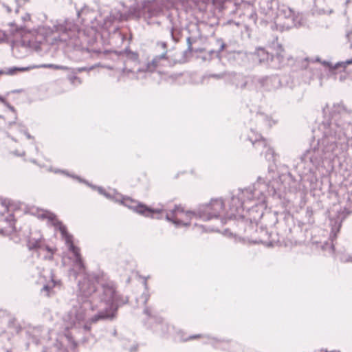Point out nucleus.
<instances>
[{"label": "nucleus", "mask_w": 352, "mask_h": 352, "mask_svg": "<svg viewBox=\"0 0 352 352\" xmlns=\"http://www.w3.org/2000/svg\"><path fill=\"white\" fill-rule=\"evenodd\" d=\"M21 133H23L26 138L29 140H34V137L32 136L28 132L27 130H21L20 131Z\"/></svg>", "instance_id": "nucleus-42"}, {"label": "nucleus", "mask_w": 352, "mask_h": 352, "mask_svg": "<svg viewBox=\"0 0 352 352\" xmlns=\"http://www.w3.org/2000/svg\"><path fill=\"white\" fill-rule=\"evenodd\" d=\"M224 208L225 204L222 199H212L208 204H200L196 210L187 211L186 214H192L204 221H208L212 219L219 218Z\"/></svg>", "instance_id": "nucleus-6"}, {"label": "nucleus", "mask_w": 352, "mask_h": 352, "mask_svg": "<svg viewBox=\"0 0 352 352\" xmlns=\"http://www.w3.org/2000/svg\"><path fill=\"white\" fill-rule=\"evenodd\" d=\"M244 142H248L255 149H258V146L264 148V157L267 161H274V151L267 144V140L263 138L261 135L254 130L251 129L247 135L242 137Z\"/></svg>", "instance_id": "nucleus-9"}, {"label": "nucleus", "mask_w": 352, "mask_h": 352, "mask_svg": "<svg viewBox=\"0 0 352 352\" xmlns=\"http://www.w3.org/2000/svg\"><path fill=\"white\" fill-rule=\"evenodd\" d=\"M217 42L220 43V46H219V50H209L208 54L211 56V58L215 56V57L218 58L219 59H220L219 54L221 51H223L225 49L226 45L224 42H223V41L221 39L218 40Z\"/></svg>", "instance_id": "nucleus-22"}, {"label": "nucleus", "mask_w": 352, "mask_h": 352, "mask_svg": "<svg viewBox=\"0 0 352 352\" xmlns=\"http://www.w3.org/2000/svg\"><path fill=\"white\" fill-rule=\"evenodd\" d=\"M256 150L258 151V153L261 155H263L264 148H263L261 146H258V149H256Z\"/></svg>", "instance_id": "nucleus-50"}, {"label": "nucleus", "mask_w": 352, "mask_h": 352, "mask_svg": "<svg viewBox=\"0 0 352 352\" xmlns=\"http://www.w3.org/2000/svg\"><path fill=\"white\" fill-rule=\"evenodd\" d=\"M174 216L171 217L170 214L169 213H166V215H165V219L167 221H169V222H171L173 221V217Z\"/></svg>", "instance_id": "nucleus-47"}, {"label": "nucleus", "mask_w": 352, "mask_h": 352, "mask_svg": "<svg viewBox=\"0 0 352 352\" xmlns=\"http://www.w3.org/2000/svg\"><path fill=\"white\" fill-rule=\"evenodd\" d=\"M76 74L72 73V74H69L67 76L68 80L74 85H76V82H78V85L82 83L80 78L78 77Z\"/></svg>", "instance_id": "nucleus-27"}, {"label": "nucleus", "mask_w": 352, "mask_h": 352, "mask_svg": "<svg viewBox=\"0 0 352 352\" xmlns=\"http://www.w3.org/2000/svg\"><path fill=\"white\" fill-rule=\"evenodd\" d=\"M278 168L280 170L282 167H278ZM283 172L281 173H275V172L270 168L268 175L266 177L263 178L261 177H258L257 183L265 184L267 188L270 195L273 196L276 195L277 192L280 190L281 184L286 180V179H289L291 180L294 179L292 174L288 171V168L283 167Z\"/></svg>", "instance_id": "nucleus-8"}, {"label": "nucleus", "mask_w": 352, "mask_h": 352, "mask_svg": "<svg viewBox=\"0 0 352 352\" xmlns=\"http://www.w3.org/2000/svg\"><path fill=\"white\" fill-rule=\"evenodd\" d=\"M144 314L147 315L149 319L154 321L155 324L151 328L155 333L160 336H164L168 332V324L164 322L161 317L152 316L148 307L144 308Z\"/></svg>", "instance_id": "nucleus-11"}, {"label": "nucleus", "mask_w": 352, "mask_h": 352, "mask_svg": "<svg viewBox=\"0 0 352 352\" xmlns=\"http://www.w3.org/2000/svg\"><path fill=\"white\" fill-rule=\"evenodd\" d=\"M243 206V203L241 201V199L236 197L235 196H232L231 197V203L230 204V210L231 213H227L223 218L221 219V222L223 224L226 223V220L228 219H235L236 215L234 212H238L239 209Z\"/></svg>", "instance_id": "nucleus-13"}, {"label": "nucleus", "mask_w": 352, "mask_h": 352, "mask_svg": "<svg viewBox=\"0 0 352 352\" xmlns=\"http://www.w3.org/2000/svg\"><path fill=\"white\" fill-rule=\"evenodd\" d=\"M28 246L30 250H35L41 248V240L40 239H30L28 241Z\"/></svg>", "instance_id": "nucleus-23"}, {"label": "nucleus", "mask_w": 352, "mask_h": 352, "mask_svg": "<svg viewBox=\"0 0 352 352\" xmlns=\"http://www.w3.org/2000/svg\"><path fill=\"white\" fill-rule=\"evenodd\" d=\"M253 80L260 85V87L265 91H275L281 87V80L278 76L263 77H253Z\"/></svg>", "instance_id": "nucleus-10"}, {"label": "nucleus", "mask_w": 352, "mask_h": 352, "mask_svg": "<svg viewBox=\"0 0 352 352\" xmlns=\"http://www.w3.org/2000/svg\"><path fill=\"white\" fill-rule=\"evenodd\" d=\"M156 49L159 50H162V52H166V54L168 53L167 50V43L164 41H158L156 43Z\"/></svg>", "instance_id": "nucleus-29"}, {"label": "nucleus", "mask_w": 352, "mask_h": 352, "mask_svg": "<svg viewBox=\"0 0 352 352\" xmlns=\"http://www.w3.org/2000/svg\"><path fill=\"white\" fill-rule=\"evenodd\" d=\"M92 69H93V67H91L89 68H87L86 67H77L75 69H72V73H74V74L80 73L84 71H90Z\"/></svg>", "instance_id": "nucleus-32"}, {"label": "nucleus", "mask_w": 352, "mask_h": 352, "mask_svg": "<svg viewBox=\"0 0 352 352\" xmlns=\"http://www.w3.org/2000/svg\"><path fill=\"white\" fill-rule=\"evenodd\" d=\"M321 64L324 67H328L329 70L331 71L332 63L329 60H322Z\"/></svg>", "instance_id": "nucleus-38"}, {"label": "nucleus", "mask_w": 352, "mask_h": 352, "mask_svg": "<svg viewBox=\"0 0 352 352\" xmlns=\"http://www.w3.org/2000/svg\"><path fill=\"white\" fill-rule=\"evenodd\" d=\"M67 28L61 24H56L52 27L43 26L38 32H28L23 35L21 40L14 42L12 45L13 50L17 48L25 50V52L30 49L37 48L39 45L46 43L54 47V50L63 47L66 38H61L57 32H65Z\"/></svg>", "instance_id": "nucleus-3"}, {"label": "nucleus", "mask_w": 352, "mask_h": 352, "mask_svg": "<svg viewBox=\"0 0 352 352\" xmlns=\"http://www.w3.org/2000/svg\"><path fill=\"white\" fill-rule=\"evenodd\" d=\"M163 0H144L140 3L130 6L129 10L121 14L123 20L139 19L142 17L151 19L160 15L163 10Z\"/></svg>", "instance_id": "nucleus-4"}, {"label": "nucleus", "mask_w": 352, "mask_h": 352, "mask_svg": "<svg viewBox=\"0 0 352 352\" xmlns=\"http://www.w3.org/2000/svg\"><path fill=\"white\" fill-rule=\"evenodd\" d=\"M351 34H352V31H349V32H346V37L347 38H349V36H350V35H351Z\"/></svg>", "instance_id": "nucleus-58"}, {"label": "nucleus", "mask_w": 352, "mask_h": 352, "mask_svg": "<svg viewBox=\"0 0 352 352\" xmlns=\"http://www.w3.org/2000/svg\"><path fill=\"white\" fill-rule=\"evenodd\" d=\"M186 43H187V45H188L187 51L192 52V41H191V38L190 37H188L186 38Z\"/></svg>", "instance_id": "nucleus-39"}, {"label": "nucleus", "mask_w": 352, "mask_h": 352, "mask_svg": "<svg viewBox=\"0 0 352 352\" xmlns=\"http://www.w3.org/2000/svg\"><path fill=\"white\" fill-rule=\"evenodd\" d=\"M83 328L85 331H89L91 329V327L89 324H85L83 325Z\"/></svg>", "instance_id": "nucleus-53"}, {"label": "nucleus", "mask_w": 352, "mask_h": 352, "mask_svg": "<svg viewBox=\"0 0 352 352\" xmlns=\"http://www.w3.org/2000/svg\"><path fill=\"white\" fill-rule=\"evenodd\" d=\"M173 31H174V28H171L170 29V35H171V38L175 42H178L179 41V38L177 37H176L173 33Z\"/></svg>", "instance_id": "nucleus-45"}, {"label": "nucleus", "mask_w": 352, "mask_h": 352, "mask_svg": "<svg viewBox=\"0 0 352 352\" xmlns=\"http://www.w3.org/2000/svg\"><path fill=\"white\" fill-rule=\"evenodd\" d=\"M226 75V72H221V73H219V74H205L202 77V79H205V78H215V79H222L225 77V76Z\"/></svg>", "instance_id": "nucleus-26"}, {"label": "nucleus", "mask_w": 352, "mask_h": 352, "mask_svg": "<svg viewBox=\"0 0 352 352\" xmlns=\"http://www.w3.org/2000/svg\"><path fill=\"white\" fill-rule=\"evenodd\" d=\"M178 212H182L184 210L180 205H175L174 208L170 210V214L172 216H175Z\"/></svg>", "instance_id": "nucleus-34"}, {"label": "nucleus", "mask_w": 352, "mask_h": 352, "mask_svg": "<svg viewBox=\"0 0 352 352\" xmlns=\"http://www.w3.org/2000/svg\"><path fill=\"white\" fill-rule=\"evenodd\" d=\"M168 57L166 56V52H162L159 55H156L153 57L151 62H148L145 68L138 69V72H153L158 66V63L161 60H168Z\"/></svg>", "instance_id": "nucleus-14"}, {"label": "nucleus", "mask_w": 352, "mask_h": 352, "mask_svg": "<svg viewBox=\"0 0 352 352\" xmlns=\"http://www.w3.org/2000/svg\"><path fill=\"white\" fill-rule=\"evenodd\" d=\"M4 105L6 107H8L9 110H10L12 112H13L14 115L16 114L15 108L12 105H11L9 102H7Z\"/></svg>", "instance_id": "nucleus-41"}, {"label": "nucleus", "mask_w": 352, "mask_h": 352, "mask_svg": "<svg viewBox=\"0 0 352 352\" xmlns=\"http://www.w3.org/2000/svg\"><path fill=\"white\" fill-rule=\"evenodd\" d=\"M340 67H346V66H344V61H343V62H338L335 65L332 64L331 71L338 69Z\"/></svg>", "instance_id": "nucleus-36"}, {"label": "nucleus", "mask_w": 352, "mask_h": 352, "mask_svg": "<svg viewBox=\"0 0 352 352\" xmlns=\"http://www.w3.org/2000/svg\"><path fill=\"white\" fill-rule=\"evenodd\" d=\"M6 75L13 76L17 73L16 67H12L6 69Z\"/></svg>", "instance_id": "nucleus-35"}, {"label": "nucleus", "mask_w": 352, "mask_h": 352, "mask_svg": "<svg viewBox=\"0 0 352 352\" xmlns=\"http://www.w3.org/2000/svg\"><path fill=\"white\" fill-rule=\"evenodd\" d=\"M315 61H316V62H319V63H321V62H322L321 59H320L319 57H316V58H315Z\"/></svg>", "instance_id": "nucleus-60"}, {"label": "nucleus", "mask_w": 352, "mask_h": 352, "mask_svg": "<svg viewBox=\"0 0 352 352\" xmlns=\"http://www.w3.org/2000/svg\"><path fill=\"white\" fill-rule=\"evenodd\" d=\"M148 298H149V295L147 293H143L142 295L141 296V299L143 300V303L144 305L146 304V302L148 300Z\"/></svg>", "instance_id": "nucleus-40"}, {"label": "nucleus", "mask_w": 352, "mask_h": 352, "mask_svg": "<svg viewBox=\"0 0 352 352\" xmlns=\"http://www.w3.org/2000/svg\"><path fill=\"white\" fill-rule=\"evenodd\" d=\"M172 223L176 226V227H179V226H185V227H188L190 226V223L188 222V223H184L181 220H179V219H173V221H172Z\"/></svg>", "instance_id": "nucleus-30"}, {"label": "nucleus", "mask_w": 352, "mask_h": 352, "mask_svg": "<svg viewBox=\"0 0 352 352\" xmlns=\"http://www.w3.org/2000/svg\"><path fill=\"white\" fill-rule=\"evenodd\" d=\"M232 85L234 86L236 89L243 90L247 85L248 82L241 76H236L234 80L232 81Z\"/></svg>", "instance_id": "nucleus-20"}, {"label": "nucleus", "mask_w": 352, "mask_h": 352, "mask_svg": "<svg viewBox=\"0 0 352 352\" xmlns=\"http://www.w3.org/2000/svg\"><path fill=\"white\" fill-rule=\"evenodd\" d=\"M295 15L292 10L288 7H284L278 10L277 20L276 22H279L288 19L290 16Z\"/></svg>", "instance_id": "nucleus-19"}, {"label": "nucleus", "mask_w": 352, "mask_h": 352, "mask_svg": "<svg viewBox=\"0 0 352 352\" xmlns=\"http://www.w3.org/2000/svg\"><path fill=\"white\" fill-rule=\"evenodd\" d=\"M349 114L333 112L331 118L323 121L319 130L323 135L316 146L310 148L300 157L301 164L309 172L319 167L324 161H331L346 148L348 139L352 137V124Z\"/></svg>", "instance_id": "nucleus-2"}, {"label": "nucleus", "mask_w": 352, "mask_h": 352, "mask_svg": "<svg viewBox=\"0 0 352 352\" xmlns=\"http://www.w3.org/2000/svg\"><path fill=\"white\" fill-rule=\"evenodd\" d=\"M140 207H142V210L140 211V214L146 217L155 218L154 214H160L163 212V210L161 208H151L144 204L141 205Z\"/></svg>", "instance_id": "nucleus-17"}, {"label": "nucleus", "mask_w": 352, "mask_h": 352, "mask_svg": "<svg viewBox=\"0 0 352 352\" xmlns=\"http://www.w3.org/2000/svg\"><path fill=\"white\" fill-rule=\"evenodd\" d=\"M307 62H308V58H305L302 60V65H301L302 69L307 68V64H308Z\"/></svg>", "instance_id": "nucleus-43"}, {"label": "nucleus", "mask_w": 352, "mask_h": 352, "mask_svg": "<svg viewBox=\"0 0 352 352\" xmlns=\"http://www.w3.org/2000/svg\"><path fill=\"white\" fill-rule=\"evenodd\" d=\"M85 12V9H82L81 10L77 11V15L79 17L81 13H83Z\"/></svg>", "instance_id": "nucleus-57"}, {"label": "nucleus", "mask_w": 352, "mask_h": 352, "mask_svg": "<svg viewBox=\"0 0 352 352\" xmlns=\"http://www.w3.org/2000/svg\"><path fill=\"white\" fill-rule=\"evenodd\" d=\"M82 183L87 185L88 186H89L90 188H91L94 190H97V191L98 192L99 194L104 195V194L105 192V190L102 187L97 186L94 184H91L87 180H86V182H82Z\"/></svg>", "instance_id": "nucleus-28"}, {"label": "nucleus", "mask_w": 352, "mask_h": 352, "mask_svg": "<svg viewBox=\"0 0 352 352\" xmlns=\"http://www.w3.org/2000/svg\"><path fill=\"white\" fill-rule=\"evenodd\" d=\"M103 196H104L106 198H107L109 199H113L112 195L110 193L107 192L106 191H105V192H104Z\"/></svg>", "instance_id": "nucleus-49"}, {"label": "nucleus", "mask_w": 352, "mask_h": 352, "mask_svg": "<svg viewBox=\"0 0 352 352\" xmlns=\"http://www.w3.org/2000/svg\"><path fill=\"white\" fill-rule=\"evenodd\" d=\"M313 214H314V212H313L312 208L308 207L306 209V217L308 219V221L309 223L314 222V220H311V219L312 218Z\"/></svg>", "instance_id": "nucleus-33"}, {"label": "nucleus", "mask_w": 352, "mask_h": 352, "mask_svg": "<svg viewBox=\"0 0 352 352\" xmlns=\"http://www.w3.org/2000/svg\"><path fill=\"white\" fill-rule=\"evenodd\" d=\"M116 333H117L116 330H113V336H116Z\"/></svg>", "instance_id": "nucleus-64"}, {"label": "nucleus", "mask_w": 352, "mask_h": 352, "mask_svg": "<svg viewBox=\"0 0 352 352\" xmlns=\"http://www.w3.org/2000/svg\"><path fill=\"white\" fill-rule=\"evenodd\" d=\"M124 54L129 60H131L133 63L138 61V54L135 52L131 51L129 47H126L123 51L120 52V54Z\"/></svg>", "instance_id": "nucleus-21"}, {"label": "nucleus", "mask_w": 352, "mask_h": 352, "mask_svg": "<svg viewBox=\"0 0 352 352\" xmlns=\"http://www.w3.org/2000/svg\"><path fill=\"white\" fill-rule=\"evenodd\" d=\"M352 64V58L348 59L346 61H344V66L351 65Z\"/></svg>", "instance_id": "nucleus-52"}, {"label": "nucleus", "mask_w": 352, "mask_h": 352, "mask_svg": "<svg viewBox=\"0 0 352 352\" xmlns=\"http://www.w3.org/2000/svg\"><path fill=\"white\" fill-rule=\"evenodd\" d=\"M38 68V65L28 66V67H16V70L18 72H23L30 71L32 69Z\"/></svg>", "instance_id": "nucleus-31"}, {"label": "nucleus", "mask_w": 352, "mask_h": 352, "mask_svg": "<svg viewBox=\"0 0 352 352\" xmlns=\"http://www.w3.org/2000/svg\"><path fill=\"white\" fill-rule=\"evenodd\" d=\"M8 137L10 138L12 141H14L15 142H16V140L14 138L11 137L9 134H8Z\"/></svg>", "instance_id": "nucleus-62"}, {"label": "nucleus", "mask_w": 352, "mask_h": 352, "mask_svg": "<svg viewBox=\"0 0 352 352\" xmlns=\"http://www.w3.org/2000/svg\"><path fill=\"white\" fill-rule=\"evenodd\" d=\"M324 352H340V351H328L327 350H325Z\"/></svg>", "instance_id": "nucleus-63"}, {"label": "nucleus", "mask_w": 352, "mask_h": 352, "mask_svg": "<svg viewBox=\"0 0 352 352\" xmlns=\"http://www.w3.org/2000/svg\"><path fill=\"white\" fill-rule=\"evenodd\" d=\"M38 68H50V69H60V70H64V71L69 69V68L66 66L55 65V64H42V65H38Z\"/></svg>", "instance_id": "nucleus-24"}, {"label": "nucleus", "mask_w": 352, "mask_h": 352, "mask_svg": "<svg viewBox=\"0 0 352 352\" xmlns=\"http://www.w3.org/2000/svg\"><path fill=\"white\" fill-rule=\"evenodd\" d=\"M244 191L246 192L247 193H254L252 189L250 187L248 188H245Z\"/></svg>", "instance_id": "nucleus-54"}, {"label": "nucleus", "mask_w": 352, "mask_h": 352, "mask_svg": "<svg viewBox=\"0 0 352 352\" xmlns=\"http://www.w3.org/2000/svg\"><path fill=\"white\" fill-rule=\"evenodd\" d=\"M275 54H270L263 47H257L253 52H245L248 58H251L254 62L258 64L269 63L270 62L277 61V64L273 67H279L284 60V51L282 45L278 43H273Z\"/></svg>", "instance_id": "nucleus-7"}, {"label": "nucleus", "mask_w": 352, "mask_h": 352, "mask_svg": "<svg viewBox=\"0 0 352 352\" xmlns=\"http://www.w3.org/2000/svg\"><path fill=\"white\" fill-rule=\"evenodd\" d=\"M16 120H17V116H16V114H15V115H14L13 120L8 122V126L10 127L13 124H16Z\"/></svg>", "instance_id": "nucleus-44"}, {"label": "nucleus", "mask_w": 352, "mask_h": 352, "mask_svg": "<svg viewBox=\"0 0 352 352\" xmlns=\"http://www.w3.org/2000/svg\"><path fill=\"white\" fill-rule=\"evenodd\" d=\"M6 69L0 70V75L6 74Z\"/></svg>", "instance_id": "nucleus-59"}, {"label": "nucleus", "mask_w": 352, "mask_h": 352, "mask_svg": "<svg viewBox=\"0 0 352 352\" xmlns=\"http://www.w3.org/2000/svg\"><path fill=\"white\" fill-rule=\"evenodd\" d=\"M302 16L301 15H294L285 19L284 21L275 22L274 25L276 30L283 32L284 30H289L292 28H298L302 25Z\"/></svg>", "instance_id": "nucleus-12"}, {"label": "nucleus", "mask_w": 352, "mask_h": 352, "mask_svg": "<svg viewBox=\"0 0 352 352\" xmlns=\"http://www.w3.org/2000/svg\"><path fill=\"white\" fill-rule=\"evenodd\" d=\"M327 247L329 248L330 253H333L334 245L333 243H331V244L326 243L322 246V248L326 249Z\"/></svg>", "instance_id": "nucleus-37"}, {"label": "nucleus", "mask_w": 352, "mask_h": 352, "mask_svg": "<svg viewBox=\"0 0 352 352\" xmlns=\"http://www.w3.org/2000/svg\"><path fill=\"white\" fill-rule=\"evenodd\" d=\"M121 204L129 209L133 210L135 212L140 214V211L142 210L141 205H144L143 203L135 201L129 197L123 198L120 201Z\"/></svg>", "instance_id": "nucleus-16"}, {"label": "nucleus", "mask_w": 352, "mask_h": 352, "mask_svg": "<svg viewBox=\"0 0 352 352\" xmlns=\"http://www.w3.org/2000/svg\"><path fill=\"white\" fill-rule=\"evenodd\" d=\"M138 344H133L129 349V352H138Z\"/></svg>", "instance_id": "nucleus-46"}, {"label": "nucleus", "mask_w": 352, "mask_h": 352, "mask_svg": "<svg viewBox=\"0 0 352 352\" xmlns=\"http://www.w3.org/2000/svg\"><path fill=\"white\" fill-rule=\"evenodd\" d=\"M163 218L162 213L160 214L157 217H156V219H162Z\"/></svg>", "instance_id": "nucleus-61"}, {"label": "nucleus", "mask_w": 352, "mask_h": 352, "mask_svg": "<svg viewBox=\"0 0 352 352\" xmlns=\"http://www.w3.org/2000/svg\"><path fill=\"white\" fill-rule=\"evenodd\" d=\"M100 281L99 274L93 273L88 274L82 280L79 281L80 294L76 303L64 317L71 327L76 325L86 319L90 311L94 309L92 300L96 296L98 300L104 303L105 307L91 318L92 322L100 320H113L120 306L128 302V297L119 296L112 282L102 283L100 291H98L96 283Z\"/></svg>", "instance_id": "nucleus-1"}, {"label": "nucleus", "mask_w": 352, "mask_h": 352, "mask_svg": "<svg viewBox=\"0 0 352 352\" xmlns=\"http://www.w3.org/2000/svg\"><path fill=\"white\" fill-rule=\"evenodd\" d=\"M201 337H204V336L201 335V334H195V335H192V336H190L188 339L187 340H192V339H196L197 338H201Z\"/></svg>", "instance_id": "nucleus-48"}, {"label": "nucleus", "mask_w": 352, "mask_h": 352, "mask_svg": "<svg viewBox=\"0 0 352 352\" xmlns=\"http://www.w3.org/2000/svg\"><path fill=\"white\" fill-rule=\"evenodd\" d=\"M45 249H46L49 252H51V253H52V254H53L52 250V248H50V247H48V246H46V247H45ZM52 258H53V255H51V256L49 257V258H50V259H52Z\"/></svg>", "instance_id": "nucleus-51"}, {"label": "nucleus", "mask_w": 352, "mask_h": 352, "mask_svg": "<svg viewBox=\"0 0 352 352\" xmlns=\"http://www.w3.org/2000/svg\"><path fill=\"white\" fill-rule=\"evenodd\" d=\"M0 101L1 102H2L3 104H5L6 102H7V100L5 99V98H3V96H0Z\"/></svg>", "instance_id": "nucleus-55"}, {"label": "nucleus", "mask_w": 352, "mask_h": 352, "mask_svg": "<svg viewBox=\"0 0 352 352\" xmlns=\"http://www.w3.org/2000/svg\"><path fill=\"white\" fill-rule=\"evenodd\" d=\"M350 214L351 211L344 208L342 212V217L341 218L338 217L335 219H331V234H333V237H336L337 234L340 232L342 221Z\"/></svg>", "instance_id": "nucleus-15"}, {"label": "nucleus", "mask_w": 352, "mask_h": 352, "mask_svg": "<svg viewBox=\"0 0 352 352\" xmlns=\"http://www.w3.org/2000/svg\"><path fill=\"white\" fill-rule=\"evenodd\" d=\"M122 72H127L130 73L132 72V70L131 69H127L126 67L123 68Z\"/></svg>", "instance_id": "nucleus-56"}, {"label": "nucleus", "mask_w": 352, "mask_h": 352, "mask_svg": "<svg viewBox=\"0 0 352 352\" xmlns=\"http://www.w3.org/2000/svg\"><path fill=\"white\" fill-rule=\"evenodd\" d=\"M48 170L50 172H53L56 174H63L64 175H66L67 177H71L72 179H76L79 182H86V180L81 178L80 176L72 174L69 173L67 170H62L59 168H53L52 167H50L48 168Z\"/></svg>", "instance_id": "nucleus-18"}, {"label": "nucleus", "mask_w": 352, "mask_h": 352, "mask_svg": "<svg viewBox=\"0 0 352 352\" xmlns=\"http://www.w3.org/2000/svg\"><path fill=\"white\" fill-rule=\"evenodd\" d=\"M40 217L42 219H47L50 222L52 223V226L56 230H58L61 234L63 239L65 241V244L68 247V250L71 252L74 256V263L76 265L82 270L85 268L82 258L81 256L80 249L76 246L73 243V236L67 232V227L59 221L56 214L49 211H44Z\"/></svg>", "instance_id": "nucleus-5"}, {"label": "nucleus", "mask_w": 352, "mask_h": 352, "mask_svg": "<svg viewBox=\"0 0 352 352\" xmlns=\"http://www.w3.org/2000/svg\"><path fill=\"white\" fill-rule=\"evenodd\" d=\"M56 285V281L53 279V278L52 277V280L50 281V283L45 285L41 291H45L47 292V296H50V291L52 289V288L54 287H55V285Z\"/></svg>", "instance_id": "nucleus-25"}]
</instances>
